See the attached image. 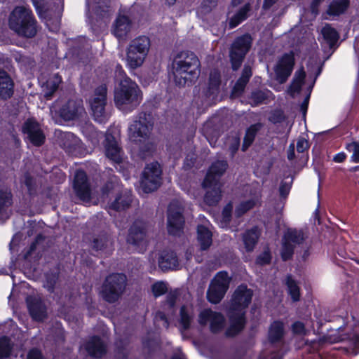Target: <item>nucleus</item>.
Instances as JSON below:
<instances>
[{
	"instance_id": "52",
	"label": "nucleus",
	"mask_w": 359,
	"mask_h": 359,
	"mask_svg": "<svg viewBox=\"0 0 359 359\" xmlns=\"http://www.w3.org/2000/svg\"><path fill=\"white\" fill-rule=\"evenodd\" d=\"M285 119V114L281 110L274 111L270 117V121L274 123H281Z\"/></svg>"
},
{
	"instance_id": "11",
	"label": "nucleus",
	"mask_w": 359,
	"mask_h": 359,
	"mask_svg": "<svg viewBox=\"0 0 359 359\" xmlns=\"http://www.w3.org/2000/svg\"><path fill=\"white\" fill-rule=\"evenodd\" d=\"M182 212L183 206L179 201H173L170 203L167 217V228L170 234L177 236L182 232L184 223Z\"/></svg>"
},
{
	"instance_id": "36",
	"label": "nucleus",
	"mask_w": 359,
	"mask_h": 359,
	"mask_svg": "<svg viewBox=\"0 0 359 359\" xmlns=\"http://www.w3.org/2000/svg\"><path fill=\"white\" fill-rule=\"evenodd\" d=\"M284 327L283 323L280 321L273 322L269 328V339L271 342L279 341L283 337Z\"/></svg>"
},
{
	"instance_id": "55",
	"label": "nucleus",
	"mask_w": 359,
	"mask_h": 359,
	"mask_svg": "<svg viewBox=\"0 0 359 359\" xmlns=\"http://www.w3.org/2000/svg\"><path fill=\"white\" fill-rule=\"evenodd\" d=\"M309 147L308 141L304 137H300L297 140V150L299 153H303Z\"/></svg>"
},
{
	"instance_id": "42",
	"label": "nucleus",
	"mask_w": 359,
	"mask_h": 359,
	"mask_svg": "<svg viewBox=\"0 0 359 359\" xmlns=\"http://www.w3.org/2000/svg\"><path fill=\"white\" fill-rule=\"evenodd\" d=\"M272 95L270 90H255L252 93L250 96V104L257 106L264 102L265 100L270 98Z\"/></svg>"
},
{
	"instance_id": "22",
	"label": "nucleus",
	"mask_w": 359,
	"mask_h": 359,
	"mask_svg": "<svg viewBox=\"0 0 359 359\" xmlns=\"http://www.w3.org/2000/svg\"><path fill=\"white\" fill-rule=\"evenodd\" d=\"M83 349L90 356L99 358L105 354L106 344L100 337H92L81 346Z\"/></svg>"
},
{
	"instance_id": "57",
	"label": "nucleus",
	"mask_w": 359,
	"mask_h": 359,
	"mask_svg": "<svg viewBox=\"0 0 359 359\" xmlns=\"http://www.w3.org/2000/svg\"><path fill=\"white\" fill-rule=\"evenodd\" d=\"M177 296H178L177 291L170 292L167 295L166 302H167V305L169 306V308L172 309L174 307L176 300H177Z\"/></svg>"
},
{
	"instance_id": "43",
	"label": "nucleus",
	"mask_w": 359,
	"mask_h": 359,
	"mask_svg": "<svg viewBox=\"0 0 359 359\" xmlns=\"http://www.w3.org/2000/svg\"><path fill=\"white\" fill-rule=\"evenodd\" d=\"M322 34L330 46H332L339 39V34L335 29L330 25H326L322 29Z\"/></svg>"
},
{
	"instance_id": "48",
	"label": "nucleus",
	"mask_w": 359,
	"mask_h": 359,
	"mask_svg": "<svg viewBox=\"0 0 359 359\" xmlns=\"http://www.w3.org/2000/svg\"><path fill=\"white\" fill-rule=\"evenodd\" d=\"M347 151L352 154L351 160L353 163L359 162V144L356 142H352L346 144Z\"/></svg>"
},
{
	"instance_id": "14",
	"label": "nucleus",
	"mask_w": 359,
	"mask_h": 359,
	"mask_svg": "<svg viewBox=\"0 0 359 359\" xmlns=\"http://www.w3.org/2000/svg\"><path fill=\"white\" fill-rule=\"evenodd\" d=\"M305 239L302 230L288 229L282 239L280 255L283 260L290 259L293 255L294 248Z\"/></svg>"
},
{
	"instance_id": "28",
	"label": "nucleus",
	"mask_w": 359,
	"mask_h": 359,
	"mask_svg": "<svg viewBox=\"0 0 359 359\" xmlns=\"http://www.w3.org/2000/svg\"><path fill=\"white\" fill-rule=\"evenodd\" d=\"M159 267L165 271L176 269L180 266L178 258L173 251L165 250L162 252L158 259Z\"/></svg>"
},
{
	"instance_id": "19",
	"label": "nucleus",
	"mask_w": 359,
	"mask_h": 359,
	"mask_svg": "<svg viewBox=\"0 0 359 359\" xmlns=\"http://www.w3.org/2000/svg\"><path fill=\"white\" fill-rule=\"evenodd\" d=\"M22 130L34 145L40 146L44 142L45 135L39 124L34 120L28 119L24 123Z\"/></svg>"
},
{
	"instance_id": "5",
	"label": "nucleus",
	"mask_w": 359,
	"mask_h": 359,
	"mask_svg": "<svg viewBox=\"0 0 359 359\" xmlns=\"http://www.w3.org/2000/svg\"><path fill=\"white\" fill-rule=\"evenodd\" d=\"M153 126V118L150 114L140 113L128 127L129 139L138 145L144 144V150H149L150 148L149 137Z\"/></svg>"
},
{
	"instance_id": "30",
	"label": "nucleus",
	"mask_w": 359,
	"mask_h": 359,
	"mask_svg": "<svg viewBox=\"0 0 359 359\" xmlns=\"http://www.w3.org/2000/svg\"><path fill=\"white\" fill-rule=\"evenodd\" d=\"M87 8L88 11L92 9L96 15L102 18L109 17L112 12L109 1H99L91 4L88 0Z\"/></svg>"
},
{
	"instance_id": "29",
	"label": "nucleus",
	"mask_w": 359,
	"mask_h": 359,
	"mask_svg": "<svg viewBox=\"0 0 359 359\" xmlns=\"http://www.w3.org/2000/svg\"><path fill=\"white\" fill-rule=\"evenodd\" d=\"M14 83L5 71H0V98L7 100L13 94Z\"/></svg>"
},
{
	"instance_id": "13",
	"label": "nucleus",
	"mask_w": 359,
	"mask_h": 359,
	"mask_svg": "<svg viewBox=\"0 0 359 359\" xmlns=\"http://www.w3.org/2000/svg\"><path fill=\"white\" fill-rule=\"evenodd\" d=\"M107 91V86L101 85L95 89L93 97L90 102L94 119L100 123H104L108 117L105 111Z\"/></svg>"
},
{
	"instance_id": "7",
	"label": "nucleus",
	"mask_w": 359,
	"mask_h": 359,
	"mask_svg": "<svg viewBox=\"0 0 359 359\" xmlns=\"http://www.w3.org/2000/svg\"><path fill=\"white\" fill-rule=\"evenodd\" d=\"M150 40L147 36H140L132 40L127 48L126 61L133 69L142 65L149 53Z\"/></svg>"
},
{
	"instance_id": "26",
	"label": "nucleus",
	"mask_w": 359,
	"mask_h": 359,
	"mask_svg": "<svg viewBox=\"0 0 359 359\" xmlns=\"http://www.w3.org/2000/svg\"><path fill=\"white\" fill-rule=\"evenodd\" d=\"M197 241L202 250H206L210 247L212 243V233L209 223L198 225Z\"/></svg>"
},
{
	"instance_id": "18",
	"label": "nucleus",
	"mask_w": 359,
	"mask_h": 359,
	"mask_svg": "<svg viewBox=\"0 0 359 359\" xmlns=\"http://www.w3.org/2000/svg\"><path fill=\"white\" fill-rule=\"evenodd\" d=\"M294 65V57L292 52L284 54L279 60L276 66L275 72L280 83L285 82L287 79L290 76Z\"/></svg>"
},
{
	"instance_id": "6",
	"label": "nucleus",
	"mask_w": 359,
	"mask_h": 359,
	"mask_svg": "<svg viewBox=\"0 0 359 359\" xmlns=\"http://www.w3.org/2000/svg\"><path fill=\"white\" fill-rule=\"evenodd\" d=\"M325 341L330 344L345 342L347 344L346 351L356 355L359 353V323L352 325L347 323L337 330L329 333Z\"/></svg>"
},
{
	"instance_id": "27",
	"label": "nucleus",
	"mask_w": 359,
	"mask_h": 359,
	"mask_svg": "<svg viewBox=\"0 0 359 359\" xmlns=\"http://www.w3.org/2000/svg\"><path fill=\"white\" fill-rule=\"evenodd\" d=\"M203 186L205 189H208L204 197L205 203L208 205H217L222 197V184L213 182L212 184L205 185L203 182Z\"/></svg>"
},
{
	"instance_id": "54",
	"label": "nucleus",
	"mask_w": 359,
	"mask_h": 359,
	"mask_svg": "<svg viewBox=\"0 0 359 359\" xmlns=\"http://www.w3.org/2000/svg\"><path fill=\"white\" fill-rule=\"evenodd\" d=\"M233 210V205L231 203L227 204L222 210V219L225 223L229 222L231 217Z\"/></svg>"
},
{
	"instance_id": "38",
	"label": "nucleus",
	"mask_w": 359,
	"mask_h": 359,
	"mask_svg": "<svg viewBox=\"0 0 359 359\" xmlns=\"http://www.w3.org/2000/svg\"><path fill=\"white\" fill-rule=\"evenodd\" d=\"M262 128L261 123H255L250 126L246 130L242 145V150L245 151L253 142L257 132Z\"/></svg>"
},
{
	"instance_id": "1",
	"label": "nucleus",
	"mask_w": 359,
	"mask_h": 359,
	"mask_svg": "<svg viewBox=\"0 0 359 359\" xmlns=\"http://www.w3.org/2000/svg\"><path fill=\"white\" fill-rule=\"evenodd\" d=\"M252 297V291L246 285H241L235 290L228 312L230 325L226 332L227 336H234L243 329L245 309L251 302Z\"/></svg>"
},
{
	"instance_id": "4",
	"label": "nucleus",
	"mask_w": 359,
	"mask_h": 359,
	"mask_svg": "<svg viewBox=\"0 0 359 359\" xmlns=\"http://www.w3.org/2000/svg\"><path fill=\"white\" fill-rule=\"evenodd\" d=\"M34 17L29 8L17 6L11 13L9 27L18 35L32 37L36 34Z\"/></svg>"
},
{
	"instance_id": "20",
	"label": "nucleus",
	"mask_w": 359,
	"mask_h": 359,
	"mask_svg": "<svg viewBox=\"0 0 359 359\" xmlns=\"http://www.w3.org/2000/svg\"><path fill=\"white\" fill-rule=\"evenodd\" d=\"M104 149L106 156L116 163H120L123 159V151L115 137L110 133L105 135Z\"/></svg>"
},
{
	"instance_id": "45",
	"label": "nucleus",
	"mask_w": 359,
	"mask_h": 359,
	"mask_svg": "<svg viewBox=\"0 0 359 359\" xmlns=\"http://www.w3.org/2000/svg\"><path fill=\"white\" fill-rule=\"evenodd\" d=\"M257 201L255 199H250L246 201L241 203L235 210V215L237 217H241L247 211L252 209L256 205Z\"/></svg>"
},
{
	"instance_id": "15",
	"label": "nucleus",
	"mask_w": 359,
	"mask_h": 359,
	"mask_svg": "<svg viewBox=\"0 0 359 359\" xmlns=\"http://www.w3.org/2000/svg\"><path fill=\"white\" fill-rule=\"evenodd\" d=\"M147 225L142 221H135L129 230L128 243L135 246L139 252H142L147 243Z\"/></svg>"
},
{
	"instance_id": "8",
	"label": "nucleus",
	"mask_w": 359,
	"mask_h": 359,
	"mask_svg": "<svg viewBox=\"0 0 359 359\" xmlns=\"http://www.w3.org/2000/svg\"><path fill=\"white\" fill-rule=\"evenodd\" d=\"M126 285V276L123 273H113L107 276L102 285V296L109 303L116 302L122 295Z\"/></svg>"
},
{
	"instance_id": "50",
	"label": "nucleus",
	"mask_w": 359,
	"mask_h": 359,
	"mask_svg": "<svg viewBox=\"0 0 359 359\" xmlns=\"http://www.w3.org/2000/svg\"><path fill=\"white\" fill-rule=\"evenodd\" d=\"M11 194L0 191V212L5 207L11 205Z\"/></svg>"
},
{
	"instance_id": "3",
	"label": "nucleus",
	"mask_w": 359,
	"mask_h": 359,
	"mask_svg": "<svg viewBox=\"0 0 359 359\" xmlns=\"http://www.w3.org/2000/svg\"><path fill=\"white\" fill-rule=\"evenodd\" d=\"M142 100V91L137 83L125 76L114 92L116 106L121 111L129 112L135 109Z\"/></svg>"
},
{
	"instance_id": "58",
	"label": "nucleus",
	"mask_w": 359,
	"mask_h": 359,
	"mask_svg": "<svg viewBox=\"0 0 359 359\" xmlns=\"http://www.w3.org/2000/svg\"><path fill=\"white\" fill-rule=\"evenodd\" d=\"M251 76H252V70H251L250 67L245 66L243 69L242 75L240 77V79L244 80L246 83H248L250 78L251 77Z\"/></svg>"
},
{
	"instance_id": "60",
	"label": "nucleus",
	"mask_w": 359,
	"mask_h": 359,
	"mask_svg": "<svg viewBox=\"0 0 359 359\" xmlns=\"http://www.w3.org/2000/svg\"><path fill=\"white\" fill-rule=\"evenodd\" d=\"M270 255L267 252H264L260 255L257 259V262L261 264H268L270 262Z\"/></svg>"
},
{
	"instance_id": "63",
	"label": "nucleus",
	"mask_w": 359,
	"mask_h": 359,
	"mask_svg": "<svg viewBox=\"0 0 359 359\" xmlns=\"http://www.w3.org/2000/svg\"><path fill=\"white\" fill-rule=\"evenodd\" d=\"M295 155H294V146L293 144H291L289 147V149H288V152H287V158L289 160H292L294 159Z\"/></svg>"
},
{
	"instance_id": "59",
	"label": "nucleus",
	"mask_w": 359,
	"mask_h": 359,
	"mask_svg": "<svg viewBox=\"0 0 359 359\" xmlns=\"http://www.w3.org/2000/svg\"><path fill=\"white\" fill-rule=\"evenodd\" d=\"M27 359H41V353L37 349H32L27 355Z\"/></svg>"
},
{
	"instance_id": "39",
	"label": "nucleus",
	"mask_w": 359,
	"mask_h": 359,
	"mask_svg": "<svg viewBox=\"0 0 359 359\" xmlns=\"http://www.w3.org/2000/svg\"><path fill=\"white\" fill-rule=\"evenodd\" d=\"M305 77L306 74L303 69H300L295 72L293 81L290 87V91L292 95L300 91L304 83Z\"/></svg>"
},
{
	"instance_id": "64",
	"label": "nucleus",
	"mask_w": 359,
	"mask_h": 359,
	"mask_svg": "<svg viewBox=\"0 0 359 359\" xmlns=\"http://www.w3.org/2000/svg\"><path fill=\"white\" fill-rule=\"evenodd\" d=\"M278 0H264L263 8L268 9L271 8Z\"/></svg>"
},
{
	"instance_id": "9",
	"label": "nucleus",
	"mask_w": 359,
	"mask_h": 359,
	"mask_svg": "<svg viewBox=\"0 0 359 359\" xmlns=\"http://www.w3.org/2000/svg\"><path fill=\"white\" fill-rule=\"evenodd\" d=\"M231 278L226 271L218 272L210 283L207 292L208 299L213 304L219 303L227 292Z\"/></svg>"
},
{
	"instance_id": "35",
	"label": "nucleus",
	"mask_w": 359,
	"mask_h": 359,
	"mask_svg": "<svg viewBox=\"0 0 359 359\" xmlns=\"http://www.w3.org/2000/svg\"><path fill=\"white\" fill-rule=\"evenodd\" d=\"M259 231L257 227L248 230L243 235V242L248 251L253 250L259 236Z\"/></svg>"
},
{
	"instance_id": "44",
	"label": "nucleus",
	"mask_w": 359,
	"mask_h": 359,
	"mask_svg": "<svg viewBox=\"0 0 359 359\" xmlns=\"http://www.w3.org/2000/svg\"><path fill=\"white\" fill-rule=\"evenodd\" d=\"M286 285L290 295L294 302H297L300 298L299 287L294 280L290 276L286 278Z\"/></svg>"
},
{
	"instance_id": "47",
	"label": "nucleus",
	"mask_w": 359,
	"mask_h": 359,
	"mask_svg": "<svg viewBox=\"0 0 359 359\" xmlns=\"http://www.w3.org/2000/svg\"><path fill=\"white\" fill-rule=\"evenodd\" d=\"M62 82V78L58 74H55L47 81V88L50 89L49 93H46L47 97H51L53 93L58 88Z\"/></svg>"
},
{
	"instance_id": "16",
	"label": "nucleus",
	"mask_w": 359,
	"mask_h": 359,
	"mask_svg": "<svg viewBox=\"0 0 359 359\" xmlns=\"http://www.w3.org/2000/svg\"><path fill=\"white\" fill-rule=\"evenodd\" d=\"M74 189L77 197L83 203H89L92 197V189L85 172L76 170L74 176Z\"/></svg>"
},
{
	"instance_id": "21",
	"label": "nucleus",
	"mask_w": 359,
	"mask_h": 359,
	"mask_svg": "<svg viewBox=\"0 0 359 359\" xmlns=\"http://www.w3.org/2000/svg\"><path fill=\"white\" fill-rule=\"evenodd\" d=\"M132 29L130 19L125 15L119 14L116 18L111 29V33L119 40L126 38Z\"/></svg>"
},
{
	"instance_id": "25",
	"label": "nucleus",
	"mask_w": 359,
	"mask_h": 359,
	"mask_svg": "<svg viewBox=\"0 0 359 359\" xmlns=\"http://www.w3.org/2000/svg\"><path fill=\"white\" fill-rule=\"evenodd\" d=\"M32 317L36 320H42L46 316V306L38 297L29 295L26 299Z\"/></svg>"
},
{
	"instance_id": "2",
	"label": "nucleus",
	"mask_w": 359,
	"mask_h": 359,
	"mask_svg": "<svg viewBox=\"0 0 359 359\" xmlns=\"http://www.w3.org/2000/svg\"><path fill=\"white\" fill-rule=\"evenodd\" d=\"M201 63L197 56L190 51L179 53L172 63V72L175 83L184 86L198 79Z\"/></svg>"
},
{
	"instance_id": "17",
	"label": "nucleus",
	"mask_w": 359,
	"mask_h": 359,
	"mask_svg": "<svg viewBox=\"0 0 359 359\" xmlns=\"http://www.w3.org/2000/svg\"><path fill=\"white\" fill-rule=\"evenodd\" d=\"M198 322L201 325L209 323L210 330L216 333L222 330L225 320L221 313L212 311L210 309H205L201 312Z\"/></svg>"
},
{
	"instance_id": "34",
	"label": "nucleus",
	"mask_w": 359,
	"mask_h": 359,
	"mask_svg": "<svg viewBox=\"0 0 359 359\" xmlns=\"http://www.w3.org/2000/svg\"><path fill=\"white\" fill-rule=\"evenodd\" d=\"M349 5V0H333L327 9V14L332 16H337L347 9Z\"/></svg>"
},
{
	"instance_id": "33",
	"label": "nucleus",
	"mask_w": 359,
	"mask_h": 359,
	"mask_svg": "<svg viewBox=\"0 0 359 359\" xmlns=\"http://www.w3.org/2000/svg\"><path fill=\"white\" fill-rule=\"evenodd\" d=\"M250 11V6L249 4H245L231 17L229 18L230 28H233L238 26L240 23L244 21L248 16V13Z\"/></svg>"
},
{
	"instance_id": "61",
	"label": "nucleus",
	"mask_w": 359,
	"mask_h": 359,
	"mask_svg": "<svg viewBox=\"0 0 359 359\" xmlns=\"http://www.w3.org/2000/svg\"><path fill=\"white\" fill-rule=\"evenodd\" d=\"M156 320H162L163 322V326H164L165 327H168V320L166 319V317H165V315L163 313V312H158L156 315Z\"/></svg>"
},
{
	"instance_id": "10",
	"label": "nucleus",
	"mask_w": 359,
	"mask_h": 359,
	"mask_svg": "<svg viewBox=\"0 0 359 359\" xmlns=\"http://www.w3.org/2000/svg\"><path fill=\"white\" fill-rule=\"evenodd\" d=\"M162 170L159 163L154 162L148 164L143 172L141 188L144 193L156 190L161 184Z\"/></svg>"
},
{
	"instance_id": "53",
	"label": "nucleus",
	"mask_w": 359,
	"mask_h": 359,
	"mask_svg": "<svg viewBox=\"0 0 359 359\" xmlns=\"http://www.w3.org/2000/svg\"><path fill=\"white\" fill-rule=\"evenodd\" d=\"M291 184L292 181L290 182H281L279 187V192L281 197L286 198L287 196L291 189Z\"/></svg>"
},
{
	"instance_id": "12",
	"label": "nucleus",
	"mask_w": 359,
	"mask_h": 359,
	"mask_svg": "<svg viewBox=\"0 0 359 359\" xmlns=\"http://www.w3.org/2000/svg\"><path fill=\"white\" fill-rule=\"evenodd\" d=\"M251 44L252 38L249 34L238 37L233 43L230 50V58L233 70H237L240 67Z\"/></svg>"
},
{
	"instance_id": "56",
	"label": "nucleus",
	"mask_w": 359,
	"mask_h": 359,
	"mask_svg": "<svg viewBox=\"0 0 359 359\" xmlns=\"http://www.w3.org/2000/svg\"><path fill=\"white\" fill-rule=\"evenodd\" d=\"M292 328L293 332L295 334L303 335V334H305V333H306V329H305L304 325L302 322H299V321L295 322L292 325Z\"/></svg>"
},
{
	"instance_id": "62",
	"label": "nucleus",
	"mask_w": 359,
	"mask_h": 359,
	"mask_svg": "<svg viewBox=\"0 0 359 359\" xmlns=\"http://www.w3.org/2000/svg\"><path fill=\"white\" fill-rule=\"evenodd\" d=\"M346 158V155L345 154V153L341 152V153L336 154L334 156L333 161L337 163H342L343 161H345Z\"/></svg>"
},
{
	"instance_id": "24",
	"label": "nucleus",
	"mask_w": 359,
	"mask_h": 359,
	"mask_svg": "<svg viewBox=\"0 0 359 359\" xmlns=\"http://www.w3.org/2000/svg\"><path fill=\"white\" fill-rule=\"evenodd\" d=\"M228 167L226 161H217L210 166L206 177L204 180V184L208 185L210 184L220 183L219 179L224 173Z\"/></svg>"
},
{
	"instance_id": "46",
	"label": "nucleus",
	"mask_w": 359,
	"mask_h": 359,
	"mask_svg": "<svg viewBox=\"0 0 359 359\" xmlns=\"http://www.w3.org/2000/svg\"><path fill=\"white\" fill-rule=\"evenodd\" d=\"M11 339L6 337L0 338V359L7 358L12 350Z\"/></svg>"
},
{
	"instance_id": "31",
	"label": "nucleus",
	"mask_w": 359,
	"mask_h": 359,
	"mask_svg": "<svg viewBox=\"0 0 359 359\" xmlns=\"http://www.w3.org/2000/svg\"><path fill=\"white\" fill-rule=\"evenodd\" d=\"M194 316V308L191 305H184L180 311V324L183 330L189 328Z\"/></svg>"
},
{
	"instance_id": "41",
	"label": "nucleus",
	"mask_w": 359,
	"mask_h": 359,
	"mask_svg": "<svg viewBox=\"0 0 359 359\" xmlns=\"http://www.w3.org/2000/svg\"><path fill=\"white\" fill-rule=\"evenodd\" d=\"M220 85V74L217 70L210 72L208 90L206 95L210 96L216 94Z\"/></svg>"
},
{
	"instance_id": "49",
	"label": "nucleus",
	"mask_w": 359,
	"mask_h": 359,
	"mask_svg": "<svg viewBox=\"0 0 359 359\" xmlns=\"http://www.w3.org/2000/svg\"><path fill=\"white\" fill-rule=\"evenodd\" d=\"M247 83L244 80L239 79L233 88L231 96L236 97L241 95Z\"/></svg>"
},
{
	"instance_id": "37",
	"label": "nucleus",
	"mask_w": 359,
	"mask_h": 359,
	"mask_svg": "<svg viewBox=\"0 0 359 359\" xmlns=\"http://www.w3.org/2000/svg\"><path fill=\"white\" fill-rule=\"evenodd\" d=\"M91 246L93 250L97 252L102 251L107 253L111 251V241L107 236L102 235L94 238Z\"/></svg>"
},
{
	"instance_id": "51",
	"label": "nucleus",
	"mask_w": 359,
	"mask_h": 359,
	"mask_svg": "<svg viewBox=\"0 0 359 359\" xmlns=\"http://www.w3.org/2000/svg\"><path fill=\"white\" fill-rule=\"evenodd\" d=\"M152 290L156 297L161 296L167 292V285L163 282H158L153 285Z\"/></svg>"
},
{
	"instance_id": "40",
	"label": "nucleus",
	"mask_w": 359,
	"mask_h": 359,
	"mask_svg": "<svg viewBox=\"0 0 359 359\" xmlns=\"http://www.w3.org/2000/svg\"><path fill=\"white\" fill-rule=\"evenodd\" d=\"M132 202V196L130 194L126 193L118 196L111 203V207L116 210H123L128 208Z\"/></svg>"
},
{
	"instance_id": "32",
	"label": "nucleus",
	"mask_w": 359,
	"mask_h": 359,
	"mask_svg": "<svg viewBox=\"0 0 359 359\" xmlns=\"http://www.w3.org/2000/svg\"><path fill=\"white\" fill-rule=\"evenodd\" d=\"M62 146L69 154H74L80 147V140L72 133H66L63 136Z\"/></svg>"
},
{
	"instance_id": "23",
	"label": "nucleus",
	"mask_w": 359,
	"mask_h": 359,
	"mask_svg": "<svg viewBox=\"0 0 359 359\" xmlns=\"http://www.w3.org/2000/svg\"><path fill=\"white\" fill-rule=\"evenodd\" d=\"M84 111L81 100H70L60 109L61 116L67 121L77 118Z\"/></svg>"
}]
</instances>
